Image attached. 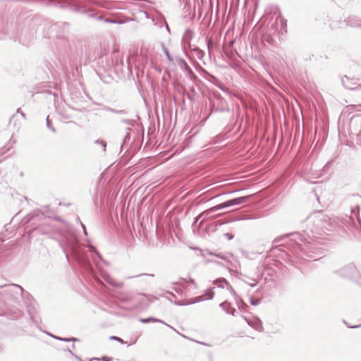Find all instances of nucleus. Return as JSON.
I'll return each mask as SVG.
<instances>
[{"label": "nucleus", "instance_id": "1", "mask_svg": "<svg viewBox=\"0 0 361 361\" xmlns=\"http://www.w3.org/2000/svg\"><path fill=\"white\" fill-rule=\"evenodd\" d=\"M284 240V243L280 245L285 250H282L286 252L287 257L290 262H294L293 256L295 257H309L314 258L317 254V248L315 245L307 240L305 237L299 233H292L286 234L283 236L277 238L274 240L275 243Z\"/></svg>", "mask_w": 361, "mask_h": 361}, {"label": "nucleus", "instance_id": "23", "mask_svg": "<svg viewBox=\"0 0 361 361\" xmlns=\"http://www.w3.org/2000/svg\"><path fill=\"white\" fill-rule=\"evenodd\" d=\"M214 296V292L212 288H208L205 290L204 297L205 300H212Z\"/></svg>", "mask_w": 361, "mask_h": 361}, {"label": "nucleus", "instance_id": "54", "mask_svg": "<svg viewBox=\"0 0 361 361\" xmlns=\"http://www.w3.org/2000/svg\"><path fill=\"white\" fill-rule=\"evenodd\" d=\"M164 324L166 325L167 326L170 327L171 329H173L174 331H176V329H174L171 326L167 324L166 323H165Z\"/></svg>", "mask_w": 361, "mask_h": 361}, {"label": "nucleus", "instance_id": "22", "mask_svg": "<svg viewBox=\"0 0 361 361\" xmlns=\"http://www.w3.org/2000/svg\"><path fill=\"white\" fill-rule=\"evenodd\" d=\"M193 37V32L190 29H187L183 35V40L190 41Z\"/></svg>", "mask_w": 361, "mask_h": 361}, {"label": "nucleus", "instance_id": "37", "mask_svg": "<svg viewBox=\"0 0 361 361\" xmlns=\"http://www.w3.org/2000/svg\"><path fill=\"white\" fill-rule=\"evenodd\" d=\"M235 312H236V310L233 307L229 308V310H226V312L227 314H231L233 316L235 315Z\"/></svg>", "mask_w": 361, "mask_h": 361}, {"label": "nucleus", "instance_id": "40", "mask_svg": "<svg viewBox=\"0 0 361 361\" xmlns=\"http://www.w3.org/2000/svg\"><path fill=\"white\" fill-rule=\"evenodd\" d=\"M185 281H186V282H189V283H190L193 284L195 288H198V287H197V285L195 283V281H194V279H192V278H189L188 281H186V280H185Z\"/></svg>", "mask_w": 361, "mask_h": 361}, {"label": "nucleus", "instance_id": "12", "mask_svg": "<svg viewBox=\"0 0 361 361\" xmlns=\"http://www.w3.org/2000/svg\"><path fill=\"white\" fill-rule=\"evenodd\" d=\"M203 73H204V75H206L205 76V78L213 82L214 84H215L219 88H220L221 90H222L223 91H224V87H222V85L219 82L218 78L212 75L211 73H209L208 71H207L206 70L203 69Z\"/></svg>", "mask_w": 361, "mask_h": 361}, {"label": "nucleus", "instance_id": "2", "mask_svg": "<svg viewBox=\"0 0 361 361\" xmlns=\"http://www.w3.org/2000/svg\"><path fill=\"white\" fill-rule=\"evenodd\" d=\"M306 229L304 231L312 234L321 235L326 231H331L336 226V221L331 219L322 211L312 213L305 220Z\"/></svg>", "mask_w": 361, "mask_h": 361}, {"label": "nucleus", "instance_id": "9", "mask_svg": "<svg viewBox=\"0 0 361 361\" xmlns=\"http://www.w3.org/2000/svg\"><path fill=\"white\" fill-rule=\"evenodd\" d=\"M355 271V267L353 264H348L339 270L335 271L334 273L342 277L347 278L353 276Z\"/></svg>", "mask_w": 361, "mask_h": 361}, {"label": "nucleus", "instance_id": "29", "mask_svg": "<svg viewBox=\"0 0 361 361\" xmlns=\"http://www.w3.org/2000/svg\"><path fill=\"white\" fill-rule=\"evenodd\" d=\"M344 79L345 80L346 82H347L349 85H350V86H352V87H356V86H357V85H359V84H357V83H355V82H351V81H350V79H349L346 75H345L344 77H343V78H342V79H341V82H343V80Z\"/></svg>", "mask_w": 361, "mask_h": 361}, {"label": "nucleus", "instance_id": "25", "mask_svg": "<svg viewBox=\"0 0 361 361\" xmlns=\"http://www.w3.org/2000/svg\"><path fill=\"white\" fill-rule=\"evenodd\" d=\"M346 24L350 26H357L359 24L354 20L353 18L349 17L345 20Z\"/></svg>", "mask_w": 361, "mask_h": 361}, {"label": "nucleus", "instance_id": "16", "mask_svg": "<svg viewBox=\"0 0 361 361\" xmlns=\"http://www.w3.org/2000/svg\"><path fill=\"white\" fill-rule=\"evenodd\" d=\"M97 19L99 20H104V22L106 23H114V24H122L123 23V21L121 20H118L116 18H104L103 16H98L97 15V17H96Z\"/></svg>", "mask_w": 361, "mask_h": 361}, {"label": "nucleus", "instance_id": "32", "mask_svg": "<svg viewBox=\"0 0 361 361\" xmlns=\"http://www.w3.org/2000/svg\"><path fill=\"white\" fill-rule=\"evenodd\" d=\"M250 302L252 305L257 306L260 303V300L255 299V298H250Z\"/></svg>", "mask_w": 361, "mask_h": 361}, {"label": "nucleus", "instance_id": "14", "mask_svg": "<svg viewBox=\"0 0 361 361\" xmlns=\"http://www.w3.org/2000/svg\"><path fill=\"white\" fill-rule=\"evenodd\" d=\"M102 109L105 111L118 114L121 116H126L128 114V111L125 109H116L108 106H104Z\"/></svg>", "mask_w": 361, "mask_h": 361}, {"label": "nucleus", "instance_id": "48", "mask_svg": "<svg viewBox=\"0 0 361 361\" xmlns=\"http://www.w3.org/2000/svg\"><path fill=\"white\" fill-rule=\"evenodd\" d=\"M4 349H5L4 345L3 344L0 343V353H3L4 351Z\"/></svg>", "mask_w": 361, "mask_h": 361}, {"label": "nucleus", "instance_id": "43", "mask_svg": "<svg viewBox=\"0 0 361 361\" xmlns=\"http://www.w3.org/2000/svg\"><path fill=\"white\" fill-rule=\"evenodd\" d=\"M101 360L102 361H111L112 358L108 356H103Z\"/></svg>", "mask_w": 361, "mask_h": 361}, {"label": "nucleus", "instance_id": "44", "mask_svg": "<svg viewBox=\"0 0 361 361\" xmlns=\"http://www.w3.org/2000/svg\"><path fill=\"white\" fill-rule=\"evenodd\" d=\"M52 338H54V339L56 340H58V341H61L62 338L63 337H60V336H54V335H50Z\"/></svg>", "mask_w": 361, "mask_h": 361}, {"label": "nucleus", "instance_id": "36", "mask_svg": "<svg viewBox=\"0 0 361 361\" xmlns=\"http://www.w3.org/2000/svg\"><path fill=\"white\" fill-rule=\"evenodd\" d=\"M232 221L231 220H228V221H224L223 219H220V220H218L216 221V226H221L223 224H225L226 223H229V222H231Z\"/></svg>", "mask_w": 361, "mask_h": 361}, {"label": "nucleus", "instance_id": "20", "mask_svg": "<svg viewBox=\"0 0 361 361\" xmlns=\"http://www.w3.org/2000/svg\"><path fill=\"white\" fill-rule=\"evenodd\" d=\"M120 121L121 123H123V124L128 126V127L126 128V130L128 131H130L131 130L130 126H132L133 124V120L129 119V118H125V116H122V118H121Z\"/></svg>", "mask_w": 361, "mask_h": 361}, {"label": "nucleus", "instance_id": "15", "mask_svg": "<svg viewBox=\"0 0 361 361\" xmlns=\"http://www.w3.org/2000/svg\"><path fill=\"white\" fill-rule=\"evenodd\" d=\"M139 321L144 324H147V323H149V322H159V323L165 324V322L164 321L157 319L153 317H149L147 318H140V319H139Z\"/></svg>", "mask_w": 361, "mask_h": 361}, {"label": "nucleus", "instance_id": "28", "mask_svg": "<svg viewBox=\"0 0 361 361\" xmlns=\"http://www.w3.org/2000/svg\"><path fill=\"white\" fill-rule=\"evenodd\" d=\"M219 307L221 308H222L225 312H226V310H229V308H231L230 303L228 302L227 301H224V302L220 303Z\"/></svg>", "mask_w": 361, "mask_h": 361}, {"label": "nucleus", "instance_id": "13", "mask_svg": "<svg viewBox=\"0 0 361 361\" xmlns=\"http://www.w3.org/2000/svg\"><path fill=\"white\" fill-rule=\"evenodd\" d=\"M245 319L250 326L257 331H262L263 330L262 321L258 317L255 318L252 322L247 320L246 318Z\"/></svg>", "mask_w": 361, "mask_h": 361}, {"label": "nucleus", "instance_id": "53", "mask_svg": "<svg viewBox=\"0 0 361 361\" xmlns=\"http://www.w3.org/2000/svg\"><path fill=\"white\" fill-rule=\"evenodd\" d=\"M256 285H257V282L256 281L255 283H249V286H251V287H255Z\"/></svg>", "mask_w": 361, "mask_h": 361}, {"label": "nucleus", "instance_id": "52", "mask_svg": "<svg viewBox=\"0 0 361 361\" xmlns=\"http://www.w3.org/2000/svg\"><path fill=\"white\" fill-rule=\"evenodd\" d=\"M165 26H166V29L168 32H170V29H169V27L168 25V24L166 23V22H165Z\"/></svg>", "mask_w": 361, "mask_h": 361}, {"label": "nucleus", "instance_id": "42", "mask_svg": "<svg viewBox=\"0 0 361 361\" xmlns=\"http://www.w3.org/2000/svg\"><path fill=\"white\" fill-rule=\"evenodd\" d=\"M175 304L177 305H189V304H187V301H185V302L178 301V302H176Z\"/></svg>", "mask_w": 361, "mask_h": 361}, {"label": "nucleus", "instance_id": "11", "mask_svg": "<svg viewBox=\"0 0 361 361\" xmlns=\"http://www.w3.org/2000/svg\"><path fill=\"white\" fill-rule=\"evenodd\" d=\"M214 285H216L218 287L224 288V285L227 290H230L231 293H235V291L231 284L228 282V281L224 278H219L213 281Z\"/></svg>", "mask_w": 361, "mask_h": 361}, {"label": "nucleus", "instance_id": "57", "mask_svg": "<svg viewBox=\"0 0 361 361\" xmlns=\"http://www.w3.org/2000/svg\"><path fill=\"white\" fill-rule=\"evenodd\" d=\"M75 345H74V344H73V345H72V348H73V349H74V348H75Z\"/></svg>", "mask_w": 361, "mask_h": 361}, {"label": "nucleus", "instance_id": "51", "mask_svg": "<svg viewBox=\"0 0 361 361\" xmlns=\"http://www.w3.org/2000/svg\"><path fill=\"white\" fill-rule=\"evenodd\" d=\"M349 328H359L361 326V324L359 325H355V326H348Z\"/></svg>", "mask_w": 361, "mask_h": 361}, {"label": "nucleus", "instance_id": "7", "mask_svg": "<svg viewBox=\"0 0 361 361\" xmlns=\"http://www.w3.org/2000/svg\"><path fill=\"white\" fill-rule=\"evenodd\" d=\"M5 292L10 293L13 298H18V296H23L25 290L22 286L18 284L12 283L5 286Z\"/></svg>", "mask_w": 361, "mask_h": 361}, {"label": "nucleus", "instance_id": "41", "mask_svg": "<svg viewBox=\"0 0 361 361\" xmlns=\"http://www.w3.org/2000/svg\"><path fill=\"white\" fill-rule=\"evenodd\" d=\"M147 300H148L150 302H153L154 300H157V299L156 297L152 296V295H147Z\"/></svg>", "mask_w": 361, "mask_h": 361}, {"label": "nucleus", "instance_id": "50", "mask_svg": "<svg viewBox=\"0 0 361 361\" xmlns=\"http://www.w3.org/2000/svg\"><path fill=\"white\" fill-rule=\"evenodd\" d=\"M61 341L70 342V340H69V338H64V337H63L62 339H61Z\"/></svg>", "mask_w": 361, "mask_h": 361}, {"label": "nucleus", "instance_id": "19", "mask_svg": "<svg viewBox=\"0 0 361 361\" xmlns=\"http://www.w3.org/2000/svg\"><path fill=\"white\" fill-rule=\"evenodd\" d=\"M192 51L195 53V56L200 59L202 60L204 56V51L200 49L198 47H194L192 49Z\"/></svg>", "mask_w": 361, "mask_h": 361}, {"label": "nucleus", "instance_id": "46", "mask_svg": "<svg viewBox=\"0 0 361 361\" xmlns=\"http://www.w3.org/2000/svg\"><path fill=\"white\" fill-rule=\"evenodd\" d=\"M130 139V135H129V133L128 132L126 135L125 136L124 139H123V143L126 142L127 140H129Z\"/></svg>", "mask_w": 361, "mask_h": 361}, {"label": "nucleus", "instance_id": "21", "mask_svg": "<svg viewBox=\"0 0 361 361\" xmlns=\"http://www.w3.org/2000/svg\"><path fill=\"white\" fill-rule=\"evenodd\" d=\"M205 300L204 295H200L195 298L190 299V300H187V304L192 305L195 304Z\"/></svg>", "mask_w": 361, "mask_h": 361}, {"label": "nucleus", "instance_id": "6", "mask_svg": "<svg viewBox=\"0 0 361 361\" xmlns=\"http://www.w3.org/2000/svg\"><path fill=\"white\" fill-rule=\"evenodd\" d=\"M349 135L356 136L361 142V115L353 116L349 123Z\"/></svg>", "mask_w": 361, "mask_h": 361}, {"label": "nucleus", "instance_id": "5", "mask_svg": "<svg viewBox=\"0 0 361 361\" xmlns=\"http://www.w3.org/2000/svg\"><path fill=\"white\" fill-rule=\"evenodd\" d=\"M69 24L66 22H58L49 27L48 38L56 37L65 39L68 33Z\"/></svg>", "mask_w": 361, "mask_h": 361}, {"label": "nucleus", "instance_id": "27", "mask_svg": "<svg viewBox=\"0 0 361 361\" xmlns=\"http://www.w3.org/2000/svg\"><path fill=\"white\" fill-rule=\"evenodd\" d=\"M206 41H207V46L208 48V51H209V52H210L211 49L214 47V42L212 41V39L208 38V37L206 38Z\"/></svg>", "mask_w": 361, "mask_h": 361}, {"label": "nucleus", "instance_id": "10", "mask_svg": "<svg viewBox=\"0 0 361 361\" xmlns=\"http://www.w3.org/2000/svg\"><path fill=\"white\" fill-rule=\"evenodd\" d=\"M44 216V214L40 210H34L30 214H27L23 219L25 224L30 223L32 225L35 224V219H41Z\"/></svg>", "mask_w": 361, "mask_h": 361}, {"label": "nucleus", "instance_id": "24", "mask_svg": "<svg viewBox=\"0 0 361 361\" xmlns=\"http://www.w3.org/2000/svg\"><path fill=\"white\" fill-rule=\"evenodd\" d=\"M94 143L96 145H99L102 148L104 152L106 151V141H104V140L98 139V140H95Z\"/></svg>", "mask_w": 361, "mask_h": 361}, {"label": "nucleus", "instance_id": "38", "mask_svg": "<svg viewBox=\"0 0 361 361\" xmlns=\"http://www.w3.org/2000/svg\"><path fill=\"white\" fill-rule=\"evenodd\" d=\"M224 236L228 240H233V238H234V235L231 233H224Z\"/></svg>", "mask_w": 361, "mask_h": 361}, {"label": "nucleus", "instance_id": "8", "mask_svg": "<svg viewBox=\"0 0 361 361\" xmlns=\"http://www.w3.org/2000/svg\"><path fill=\"white\" fill-rule=\"evenodd\" d=\"M176 62L178 65L180 66V68L187 73L188 77H190V79L196 80V75L195 74L192 68L189 66V65L187 63L185 59L182 58H177Z\"/></svg>", "mask_w": 361, "mask_h": 361}, {"label": "nucleus", "instance_id": "56", "mask_svg": "<svg viewBox=\"0 0 361 361\" xmlns=\"http://www.w3.org/2000/svg\"><path fill=\"white\" fill-rule=\"evenodd\" d=\"M127 60H128V63H129V61H130V55L128 56Z\"/></svg>", "mask_w": 361, "mask_h": 361}, {"label": "nucleus", "instance_id": "55", "mask_svg": "<svg viewBox=\"0 0 361 361\" xmlns=\"http://www.w3.org/2000/svg\"><path fill=\"white\" fill-rule=\"evenodd\" d=\"M99 360V358L93 357V358L90 359L89 361H93V360Z\"/></svg>", "mask_w": 361, "mask_h": 361}, {"label": "nucleus", "instance_id": "34", "mask_svg": "<svg viewBox=\"0 0 361 361\" xmlns=\"http://www.w3.org/2000/svg\"><path fill=\"white\" fill-rule=\"evenodd\" d=\"M66 351H68L73 357H74L78 361H83L80 357H78V355H76L71 350H70L69 348H67L66 350H65Z\"/></svg>", "mask_w": 361, "mask_h": 361}, {"label": "nucleus", "instance_id": "3", "mask_svg": "<svg viewBox=\"0 0 361 361\" xmlns=\"http://www.w3.org/2000/svg\"><path fill=\"white\" fill-rule=\"evenodd\" d=\"M66 257L68 260V252H70L72 257L78 262L82 269L87 274L92 276L96 281L100 283V280L95 276L94 269L91 264L85 247L80 244L75 239L68 240L66 243V247L64 249Z\"/></svg>", "mask_w": 361, "mask_h": 361}, {"label": "nucleus", "instance_id": "47", "mask_svg": "<svg viewBox=\"0 0 361 361\" xmlns=\"http://www.w3.org/2000/svg\"><path fill=\"white\" fill-rule=\"evenodd\" d=\"M69 340H70V342L71 341H73V342H75V341H78V338H75V337H71L69 338Z\"/></svg>", "mask_w": 361, "mask_h": 361}, {"label": "nucleus", "instance_id": "18", "mask_svg": "<svg viewBox=\"0 0 361 361\" xmlns=\"http://www.w3.org/2000/svg\"><path fill=\"white\" fill-rule=\"evenodd\" d=\"M338 219L339 221H341L343 224L345 226H348L350 223H352L354 221V219L352 216H349L346 215L345 216H339L338 217Z\"/></svg>", "mask_w": 361, "mask_h": 361}, {"label": "nucleus", "instance_id": "45", "mask_svg": "<svg viewBox=\"0 0 361 361\" xmlns=\"http://www.w3.org/2000/svg\"><path fill=\"white\" fill-rule=\"evenodd\" d=\"M81 226H82V228H83L84 234H85V235H87V230H86V227H85V226L82 223H81Z\"/></svg>", "mask_w": 361, "mask_h": 361}, {"label": "nucleus", "instance_id": "49", "mask_svg": "<svg viewBox=\"0 0 361 361\" xmlns=\"http://www.w3.org/2000/svg\"><path fill=\"white\" fill-rule=\"evenodd\" d=\"M16 113H17V114H18V113H20L21 116H22L23 117H25V114H24V113H23V112L20 111V109H18L16 111Z\"/></svg>", "mask_w": 361, "mask_h": 361}, {"label": "nucleus", "instance_id": "30", "mask_svg": "<svg viewBox=\"0 0 361 361\" xmlns=\"http://www.w3.org/2000/svg\"><path fill=\"white\" fill-rule=\"evenodd\" d=\"M46 122L47 128L54 133L56 130L55 128L51 126V121L49 120V116L47 117Z\"/></svg>", "mask_w": 361, "mask_h": 361}, {"label": "nucleus", "instance_id": "35", "mask_svg": "<svg viewBox=\"0 0 361 361\" xmlns=\"http://www.w3.org/2000/svg\"><path fill=\"white\" fill-rule=\"evenodd\" d=\"M66 351H68L73 357H74L78 361H83L80 357H78V355H76L71 350H70L69 348H67L66 350H65Z\"/></svg>", "mask_w": 361, "mask_h": 361}, {"label": "nucleus", "instance_id": "33", "mask_svg": "<svg viewBox=\"0 0 361 361\" xmlns=\"http://www.w3.org/2000/svg\"><path fill=\"white\" fill-rule=\"evenodd\" d=\"M23 35V30H21L20 35L19 37H16L14 41H18L20 44H22L23 45H25V42L22 40V35Z\"/></svg>", "mask_w": 361, "mask_h": 361}, {"label": "nucleus", "instance_id": "4", "mask_svg": "<svg viewBox=\"0 0 361 361\" xmlns=\"http://www.w3.org/2000/svg\"><path fill=\"white\" fill-rule=\"evenodd\" d=\"M250 198V196H243L240 197H236L233 199L228 200L227 201H225L221 204H219L214 207H211L210 209L205 210L204 212L198 215L195 218V222H197L202 216H204V217H209L211 214L213 212H215L216 211H219L222 209L228 208L233 206H236L241 204L243 203L246 202L248 199Z\"/></svg>", "mask_w": 361, "mask_h": 361}, {"label": "nucleus", "instance_id": "26", "mask_svg": "<svg viewBox=\"0 0 361 361\" xmlns=\"http://www.w3.org/2000/svg\"><path fill=\"white\" fill-rule=\"evenodd\" d=\"M163 52L164 53L165 56H166L167 59L169 61H173V57L170 55L169 51L168 50V49L166 47H163Z\"/></svg>", "mask_w": 361, "mask_h": 361}, {"label": "nucleus", "instance_id": "39", "mask_svg": "<svg viewBox=\"0 0 361 361\" xmlns=\"http://www.w3.org/2000/svg\"><path fill=\"white\" fill-rule=\"evenodd\" d=\"M110 339H111V340L117 341H119V342H121V343H123V340H122L121 338L117 337V336H111L110 337Z\"/></svg>", "mask_w": 361, "mask_h": 361}, {"label": "nucleus", "instance_id": "31", "mask_svg": "<svg viewBox=\"0 0 361 361\" xmlns=\"http://www.w3.org/2000/svg\"><path fill=\"white\" fill-rule=\"evenodd\" d=\"M106 281L107 283H110L111 285H112L113 286H115V287H120L121 286V284H120V283H114L113 279L110 276H107L106 278Z\"/></svg>", "mask_w": 361, "mask_h": 361}, {"label": "nucleus", "instance_id": "17", "mask_svg": "<svg viewBox=\"0 0 361 361\" xmlns=\"http://www.w3.org/2000/svg\"><path fill=\"white\" fill-rule=\"evenodd\" d=\"M89 250L92 253V260L95 264H97L96 257H97L99 259H102V256L97 251L96 248L92 245L89 246Z\"/></svg>", "mask_w": 361, "mask_h": 361}]
</instances>
